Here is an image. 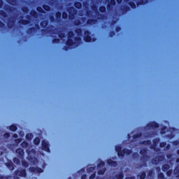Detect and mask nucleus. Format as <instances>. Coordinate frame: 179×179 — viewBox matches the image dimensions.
Returning <instances> with one entry per match:
<instances>
[{"label": "nucleus", "instance_id": "nucleus-19", "mask_svg": "<svg viewBox=\"0 0 179 179\" xmlns=\"http://www.w3.org/2000/svg\"><path fill=\"white\" fill-rule=\"evenodd\" d=\"M165 145H166V143H161L160 146H161V148H164V146H165Z\"/></svg>", "mask_w": 179, "mask_h": 179}, {"label": "nucleus", "instance_id": "nucleus-10", "mask_svg": "<svg viewBox=\"0 0 179 179\" xmlns=\"http://www.w3.org/2000/svg\"><path fill=\"white\" fill-rule=\"evenodd\" d=\"M164 171H166V170H169V165H164L163 166Z\"/></svg>", "mask_w": 179, "mask_h": 179}, {"label": "nucleus", "instance_id": "nucleus-5", "mask_svg": "<svg viewBox=\"0 0 179 179\" xmlns=\"http://www.w3.org/2000/svg\"><path fill=\"white\" fill-rule=\"evenodd\" d=\"M26 138H27V139L30 140V139H31V138H33V134H27V136H26Z\"/></svg>", "mask_w": 179, "mask_h": 179}, {"label": "nucleus", "instance_id": "nucleus-9", "mask_svg": "<svg viewBox=\"0 0 179 179\" xmlns=\"http://www.w3.org/2000/svg\"><path fill=\"white\" fill-rule=\"evenodd\" d=\"M145 177H146V174L145 173H143L141 176H140V178L141 179H144Z\"/></svg>", "mask_w": 179, "mask_h": 179}, {"label": "nucleus", "instance_id": "nucleus-33", "mask_svg": "<svg viewBox=\"0 0 179 179\" xmlns=\"http://www.w3.org/2000/svg\"><path fill=\"white\" fill-rule=\"evenodd\" d=\"M108 163H109V164H110V161H108Z\"/></svg>", "mask_w": 179, "mask_h": 179}, {"label": "nucleus", "instance_id": "nucleus-27", "mask_svg": "<svg viewBox=\"0 0 179 179\" xmlns=\"http://www.w3.org/2000/svg\"><path fill=\"white\" fill-rule=\"evenodd\" d=\"M167 174H168V176H170V173L169 172H168Z\"/></svg>", "mask_w": 179, "mask_h": 179}, {"label": "nucleus", "instance_id": "nucleus-6", "mask_svg": "<svg viewBox=\"0 0 179 179\" xmlns=\"http://www.w3.org/2000/svg\"><path fill=\"white\" fill-rule=\"evenodd\" d=\"M9 166H8V169H10V170H13V164L12 163V162H10L9 164Z\"/></svg>", "mask_w": 179, "mask_h": 179}, {"label": "nucleus", "instance_id": "nucleus-13", "mask_svg": "<svg viewBox=\"0 0 179 179\" xmlns=\"http://www.w3.org/2000/svg\"><path fill=\"white\" fill-rule=\"evenodd\" d=\"M99 10H100L101 12H104V11L106 10V8H104V7H101V8H99Z\"/></svg>", "mask_w": 179, "mask_h": 179}, {"label": "nucleus", "instance_id": "nucleus-7", "mask_svg": "<svg viewBox=\"0 0 179 179\" xmlns=\"http://www.w3.org/2000/svg\"><path fill=\"white\" fill-rule=\"evenodd\" d=\"M10 131H16V126L13 125L10 127Z\"/></svg>", "mask_w": 179, "mask_h": 179}, {"label": "nucleus", "instance_id": "nucleus-23", "mask_svg": "<svg viewBox=\"0 0 179 179\" xmlns=\"http://www.w3.org/2000/svg\"><path fill=\"white\" fill-rule=\"evenodd\" d=\"M159 178H163V174L161 173V174L159 175Z\"/></svg>", "mask_w": 179, "mask_h": 179}, {"label": "nucleus", "instance_id": "nucleus-25", "mask_svg": "<svg viewBox=\"0 0 179 179\" xmlns=\"http://www.w3.org/2000/svg\"><path fill=\"white\" fill-rule=\"evenodd\" d=\"M99 174H104V172L103 171L99 172Z\"/></svg>", "mask_w": 179, "mask_h": 179}, {"label": "nucleus", "instance_id": "nucleus-4", "mask_svg": "<svg viewBox=\"0 0 179 179\" xmlns=\"http://www.w3.org/2000/svg\"><path fill=\"white\" fill-rule=\"evenodd\" d=\"M34 143L35 145H38V143H40V138H35L34 141Z\"/></svg>", "mask_w": 179, "mask_h": 179}, {"label": "nucleus", "instance_id": "nucleus-32", "mask_svg": "<svg viewBox=\"0 0 179 179\" xmlns=\"http://www.w3.org/2000/svg\"><path fill=\"white\" fill-rule=\"evenodd\" d=\"M43 146H44V143H43Z\"/></svg>", "mask_w": 179, "mask_h": 179}, {"label": "nucleus", "instance_id": "nucleus-18", "mask_svg": "<svg viewBox=\"0 0 179 179\" xmlns=\"http://www.w3.org/2000/svg\"><path fill=\"white\" fill-rule=\"evenodd\" d=\"M43 8L45 9V10H50L49 6H43Z\"/></svg>", "mask_w": 179, "mask_h": 179}, {"label": "nucleus", "instance_id": "nucleus-11", "mask_svg": "<svg viewBox=\"0 0 179 179\" xmlns=\"http://www.w3.org/2000/svg\"><path fill=\"white\" fill-rule=\"evenodd\" d=\"M75 6H76V8H80V6H82V5L80 3H77L75 4Z\"/></svg>", "mask_w": 179, "mask_h": 179}, {"label": "nucleus", "instance_id": "nucleus-24", "mask_svg": "<svg viewBox=\"0 0 179 179\" xmlns=\"http://www.w3.org/2000/svg\"><path fill=\"white\" fill-rule=\"evenodd\" d=\"M57 16H61V13H57Z\"/></svg>", "mask_w": 179, "mask_h": 179}, {"label": "nucleus", "instance_id": "nucleus-21", "mask_svg": "<svg viewBox=\"0 0 179 179\" xmlns=\"http://www.w3.org/2000/svg\"><path fill=\"white\" fill-rule=\"evenodd\" d=\"M23 165L24 166V167H27V163H24Z\"/></svg>", "mask_w": 179, "mask_h": 179}, {"label": "nucleus", "instance_id": "nucleus-14", "mask_svg": "<svg viewBox=\"0 0 179 179\" xmlns=\"http://www.w3.org/2000/svg\"><path fill=\"white\" fill-rule=\"evenodd\" d=\"M178 170H179V167L178 166L177 168H176V169H175V171H174L175 174H177V173H179V172H178Z\"/></svg>", "mask_w": 179, "mask_h": 179}, {"label": "nucleus", "instance_id": "nucleus-28", "mask_svg": "<svg viewBox=\"0 0 179 179\" xmlns=\"http://www.w3.org/2000/svg\"><path fill=\"white\" fill-rule=\"evenodd\" d=\"M117 2H121V0H117Z\"/></svg>", "mask_w": 179, "mask_h": 179}, {"label": "nucleus", "instance_id": "nucleus-31", "mask_svg": "<svg viewBox=\"0 0 179 179\" xmlns=\"http://www.w3.org/2000/svg\"><path fill=\"white\" fill-rule=\"evenodd\" d=\"M177 162H179V159H177Z\"/></svg>", "mask_w": 179, "mask_h": 179}, {"label": "nucleus", "instance_id": "nucleus-3", "mask_svg": "<svg viewBox=\"0 0 179 179\" xmlns=\"http://www.w3.org/2000/svg\"><path fill=\"white\" fill-rule=\"evenodd\" d=\"M16 153H17L18 155H20V156H23V150L22 149H17L16 150Z\"/></svg>", "mask_w": 179, "mask_h": 179}, {"label": "nucleus", "instance_id": "nucleus-16", "mask_svg": "<svg viewBox=\"0 0 179 179\" xmlns=\"http://www.w3.org/2000/svg\"><path fill=\"white\" fill-rule=\"evenodd\" d=\"M22 146H24V148H27V143L23 142V143H22Z\"/></svg>", "mask_w": 179, "mask_h": 179}, {"label": "nucleus", "instance_id": "nucleus-26", "mask_svg": "<svg viewBox=\"0 0 179 179\" xmlns=\"http://www.w3.org/2000/svg\"><path fill=\"white\" fill-rule=\"evenodd\" d=\"M6 136H9V134H6Z\"/></svg>", "mask_w": 179, "mask_h": 179}, {"label": "nucleus", "instance_id": "nucleus-22", "mask_svg": "<svg viewBox=\"0 0 179 179\" xmlns=\"http://www.w3.org/2000/svg\"><path fill=\"white\" fill-rule=\"evenodd\" d=\"M37 10H38V12H41V8H38Z\"/></svg>", "mask_w": 179, "mask_h": 179}, {"label": "nucleus", "instance_id": "nucleus-15", "mask_svg": "<svg viewBox=\"0 0 179 179\" xmlns=\"http://www.w3.org/2000/svg\"><path fill=\"white\" fill-rule=\"evenodd\" d=\"M62 17L64 19H66V17H68V15H66V13H64Z\"/></svg>", "mask_w": 179, "mask_h": 179}, {"label": "nucleus", "instance_id": "nucleus-20", "mask_svg": "<svg viewBox=\"0 0 179 179\" xmlns=\"http://www.w3.org/2000/svg\"><path fill=\"white\" fill-rule=\"evenodd\" d=\"M124 176H122V174H120V176H119V178L120 179H122Z\"/></svg>", "mask_w": 179, "mask_h": 179}, {"label": "nucleus", "instance_id": "nucleus-17", "mask_svg": "<svg viewBox=\"0 0 179 179\" xmlns=\"http://www.w3.org/2000/svg\"><path fill=\"white\" fill-rule=\"evenodd\" d=\"M36 171H38V173H43V169H36Z\"/></svg>", "mask_w": 179, "mask_h": 179}, {"label": "nucleus", "instance_id": "nucleus-12", "mask_svg": "<svg viewBox=\"0 0 179 179\" xmlns=\"http://www.w3.org/2000/svg\"><path fill=\"white\" fill-rule=\"evenodd\" d=\"M85 41H86L87 43H90V36H87V37L85 38Z\"/></svg>", "mask_w": 179, "mask_h": 179}, {"label": "nucleus", "instance_id": "nucleus-2", "mask_svg": "<svg viewBox=\"0 0 179 179\" xmlns=\"http://www.w3.org/2000/svg\"><path fill=\"white\" fill-rule=\"evenodd\" d=\"M116 152H117V155L118 156H122V155L121 154V147H117L116 148Z\"/></svg>", "mask_w": 179, "mask_h": 179}, {"label": "nucleus", "instance_id": "nucleus-8", "mask_svg": "<svg viewBox=\"0 0 179 179\" xmlns=\"http://www.w3.org/2000/svg\"><path fill=\"white\" fill-rule=\"evenodd\" d=\"M41 26H43V27H45V26H47V21H43L41 23Z\"/></svg>", "mask_w": 179, "mask_h": 179}, {"label": "nucleus", "instance_id": "nucleus-1", "mask_svg": "<svg viewBox=\"0 0 179 179\" xmlns=\"http://www.w3.org/2000/svg\"><path fill=\"white\" fill-rule=\"evenodd\" d=\"M17 176H20V177H25L26 176V171H17Z\"/></svg>", "mask_w": 179, "mask_h": 179}, {"label": "nucleus", "instance_id": "nucleus-29", "mask_svg": "<svg viewBox=\"0 0 179 179\" xmlns=\"http://www.w3.org/2000/svg\"><path fill=\"white\" fill-rule=\"evenodd\" d=\"M48 149V147L46 146V150Z\"/></svg>", "mask_w": 179, "mask_h": 179}, {"label": "nucleus", "instance_id": "nucleus-30", "mask_svg": "<svg viewBox=\"0 0 179 179\" xmlns=\"http://www.w3.org/2000/svg\"><path fill=\"white\" fill-rule=\"evenodd\" d=\"M178 155H179V150L178 151Z\"/></svg>", "mask_w": 179, "mask_h": 179}]
</instances>
